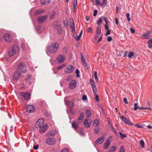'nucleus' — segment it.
Returning a JSON list of instances; mask_svg holds the SVG:
<instances>
[{"mask_svg":"<svg viewBox=\"0 0 152 152\" xmlns=\"http://www.w3.org/2000/svg\"><path fill=\"white\" fill-rule=\"evenodd\" d=\"M59 47L58 43L54 42H52L48 45L47 47L46 51L47 53H56Z\"/></svg>","mask_w":152,"mask_h":152,"instance_id":"f257e3e1","label":"nucleus"},{"mask_svg":"<svg viewBox=\"0 0 152 152\" xmlns=\"http://www.w3.org/2000/svg\"><path fill=\"white\" fill-rule=\"evenodd\" d=\"M18 71L22 73H24L26 71V67L25 64L23 63H20L18 66Z\"/></svg>","mask_w":152,"mask_h":152,"instance_id":"f03ea898","label":"nucleus"},{"mask_svg":"<svg viewBox=\"0 0 152 152\" xmlns=\"http://www.w3.org/2000/svg\"><path fill=\"white\" fill-rule=\"evenodd\" d=\"M19 51V48L17 45L14 46L12 50H10L8 52V54L10 56H12L15 53H18Z\"/></svg>","mask_w":152,"mask_h":152,"instance_id":"7ed1b4c3","label":"nucleus"},{"mask_svg":"<svg viewBox=\"0 0 152 152\" xmlns=\"http://www.w3.org/2000/svg\"><path fill=\"white\" fill-rule=\"evenodd\" d=\"M75 69V67L74 66L71 65H68L65 69V72L66 74L70 73L73 72Z\"/></svg>","mask_w":152,"mask_h":152,"instance_id":"20e7f679","label":"nucleus"},{"mask_svg":"<svg viewBox=\"0 0 152 152\" xmlns=\"http://www.w3.org/2000/svg\"><path fill=\"white\" fill-rule=\"evenodd\" d=\"M46 142L47 144L51 145L55 144L56 142V139L54 137H49L46 139Z\"/></svg>","mask_w":152,"mask_h":152,"instance_id":"39448f33","label":"nucleus"},{"mask_svg":"<svg viewBox=\"0 0 152 152\" xmlns=\"http://www.w3.org/2000/svg\"><path fill=\"white\" fill-rule=\"evenodd\" d=\"M44 123V121L43 119H39L35 124V126L37 128H39L42 126Z\"/></svg>","mask_w":152,"mask_h":152,"instance_id":"423d86ee","label":"nucleus"},{"mask_svg":"<svg viewBox=\"0 0 152 152\" xmlns=\"http://www.w3.org/2000/svg\"><path fill=\"white\" fill-rule=\"evenodd\" d=\"M77 82L76 80H73L71 81L69 85V88L71 89H74L77 86Z\"/></svg>","mask_w":152,"mask_h":152,"instance_id":"0eeeda50","label":"nucleus"},{"mask_svg":"<svg viewBox=\"0 0 152 152\" xmlns=\"http://www.w3.org/2000/svg\"><path fill=\"white\" fill-rule=\"evenodd\" d=\"M47 18L48 16L46 15L39 16L37 18V21L39 23H42L45 21Z\"/></svg>","mask_w":152,"mask_h":152,"instance_id":"6e6552de","label":"nucleus"},{"mask_svg":"<svg viewBox=\"0 0 152 152\" xmlns=\"http://www.w3.org/2000/svg\"><path fill=\"white\" fill-rule=\"evenodd\" d=\"M120 118L121 120L124 121L126 124L131 126L133 125V124L131 123L130 121L127 118H125L124 117L121 116H120Z\"/></svg>","mask_w":152,"mask_h":152,"instance_id":"1a4fd4ad","label":"nucleus"},{"mask_svg":"<svg viewBox=\"0 0 152 152\" xmlns=\"http://www.w3.org/2000/svg\"><path fill=\"white\" fill-rule=\"evenodd\" d=\"M65 60V57L64 56L61 55H59L56 58V61L58 63H62Z\"/></svg>","mask_w":152,"mask_h":152,"instance_id":"9d476101","label":"nucleus"},{"mask_svg":"<svg viewBox=\"0 0 152 152\" xmlns=\"http://www.w3.org/2000/svg\"><path fill=\"white\" fill-rule=\"evenodd\" d=\"M27 112L29 113H31L34 112L35 110L34 107L32 105H28L26 108Z\"/></svg>","mask_w":152,"mask_h":152,"instance_id":"9b49d317","label":"nucleus"},{"mask_svg":"<svg viewBox=\"0 0 152 152\" xmlns=\"http://www.w3.org/2000/svg\"><path fill=\"white\" fill-rule=\"evenodd\" d=\"M53 27L55 29L58 30V32H60L61 28L60 25L58 24V21H56L54 23Z\"/></svg>","mask_w":152,"mask_h":152,"instance_id":"f8f14e48","label":"nucleus"},{"mask_svg":"<svg viewBox=\"0 0 152 152\" xmlns=\"http://www.w3.org/2000/svg\"><path fill=\"white\" fill-rule=\"evenodd\" d=\"M56 132V130H52L47 132L46 134V136L47 137L53 136L55 135Z\"/></svg>","mask_w":152,"mask_h":152,"instance_id":"ddd939ff","label":"nucleus"},{"mask_svg":"<svg viewBox=\"0 0 152 152\" xmlns=\"http://www.w3.org/2000/svg\"><path fill=\"white\" fill-rule=\"evenodd\" d=\"M104 141V137L103 136L97 138L95 143L96 144L99 145L101 144Z\"/></svg>","mask_w":152,"mask_h":152,"instance_id":"4468645a","label":"nucleus"},{"mask_svg":"<svg viewBox=\"0 0 152 152\" xmlns=\"http://www.w3.org/2000/svg\"><path fill=\"white\" fill-rule=\"evenodd\" d=\"M21 95L25 99H28L30 98V94L29 93H21Z\"/></svg>","mask_w":152,"mask_h":152,"instance_id":"2eb2a0df","label":"nucleus"},{"mask_svg":"<svg viewBox=\"0 0 152 152\" xmlns=\"http://www.w3.org/2000/svg\"><path fill=\"white\" fill-rule=\"evenodd\" d=\"M91 122L89 121L88 119H86L84 121L83 124L86 127L89 128L91 126Z\"/></svg>","mask_w":152,"mask_h":152,"instance_id":"dca6fc26","label":"nucleus"},{"mask_svg":"<svg viewBox=\"0 0 152 152\" xmlns=\"http://www.w3.org/2000/svg\"><path fill=\"white\" fill-rule=\"evenodd\" d=\"M84 115V114L83 113H80V116L77 120V122L78 124H80L82 122Z\"/></svg>","mask_w":152,"mask_h":152,"instance_id":"f3484780","label":"nucleus"},{"mask_svg":"<svg viewBox=\"0 0 152 152\" xmlns=\"http://www.w3.org/2000/svg\"><path fill=\"white\" fill-rule=\"evenodd\" d=\"M70 27L71 29L73 32H74L75 31V25L73 20L72 19H70Z\"/></svg>","mask_w":152,"mask_h":152,"instance_id":"a211bd4d","label":"nucleus"},{"mask_svg":"<svg viewBox=\"0 0 152 152\" xmlns=\"http://www.w3.org/2000/svg\"><path fill=\"white\" fill-rule=\"evenodd\" d=\"M48 126L46 124L43 125L42 126L40 127V132L41 133H44L47 129Z\"/></svg>","mask_w":152,"mask_h":152,"instance_id":"6ab92c4d","label":"nucleus"},{"mask_svg":"<svg viewBox=\"0 0 152 152\" xmlns=\"http://www.w3.org/2000/svg\"><path fill=\"white\" fill-rule=\"evenodd\" d=\"M20 72L17 71L15 72L14 74L13 78L14 80H17L20 77Z\"/></svg>","mask_w":152,"mask_h":152,"instance_id":"aec40b11","label":"nucleus"},{"mask_svg":"<svg viewBox=\"0 0 152 152\" xmlns=\"http://www.w3.org/2000/svg\"><path fill=\"white\" fill-rule=\"evenodd\" d=\"M150 33V31H147L146 32L142 34L141 38L145 39H148L149 38L148 35Z\"/></svg>","mask_w":152,"mask_h":152,"instance_id":"412c9836","label":"nucleus"},{"mask_svg":"<svg viewBox=\"0 0 152 152\" xmlns=\"http://www.w3.org/2000/svg\"><path fill=\"white\" fill-rule=\"evenodd\" d=\"M4 38L7 42H10L11 39L10 35L7 33H6L4 35Z\"/></svg>","mask_w":152,"mask_h":152,"instance_id":"4be33fe9","label":"nucleus"},{"mask_svg":"<svg viewBox=\"0 0 152 152\" xmlns=\"http://www.w3.org/2000/svg\"><path fill=\"white\" fill-rule=\"evenodd\" d=\"M44 10L42 9L38 10L34 12V15L36 16H37L41 15L44 12Z\"/></svg>","mask_w":152,"mask_h":152,"instance_id":"5701e85b","label":"nucleus"},{"mask_svg":"<svg viewBox=\"0 0 152 152\" xmlns=\"http://www.w3.org/2000/svg\"><path fill=\"white\" fill-rule=\"evenodd\" d=\"M82 33H83V31H82L81 30L80 31V32L79 34V35H78V36L76 35V36H74V38L77 41H79L80 39V37L82 36Z\"/></svg>","mask_w":152,"mask_h":152,"instance_id":"b1692460","label":"nucleus"},{"mask_svg":"<svg viewBox=\"0 0 152 152\" xmlns=\"http://www.w3.org/2000/svg\"><path fill=\"white\" fill-rule=\"evenodd\" d=\"M66 103L67 106L69 107L72 108L74 105L73 103L70 101H66Z\"/></svg>","mask_w":152,"mask_h":152,"instance_id":"393cba45","label":"nucleus"},{"mask_svg":"<svg viewBox=\"0 0 152 152\" xmlns=\"http://www.w3.org/2000/svg\"><path fill=\"white\" fill-rule=\"evenodd\" d=\"M78 124H79L75 121H74L72 124V127L75 129H77L78 128Z\"/></svg>","mask_w":152,"mask_h":152,"instance_id":"a878e982","label":"nucleus"},{"mask_svg":"<svg viewBox=\"0 0 152 152\" xmlns=\"http://www.w3.org/2000/svg\"><path fill=\"white\" fill-rule=\"evenodd\" d=\"M50 0H41V3L42 4H45L50 2Z\"/></svg>","mask_w":152,"mask_h":152,"instance_id":"bb28decb","label":"nucleus"},{"mask_svg":"<svg viewBox=\"0 0 152 152\" xmlns=\"http://www.w3.org/2000/svg\"><path fill=\"white\" fill-rule=\"evenodd\" d=\"M86 117H89L91 116V111L90 110H87L86 111Z\"/></svg>","mask_w":152,"mask_h":152,"instance_id":"cd10ccee","label":"nucleus"},{"mask_svg":"<svg viewBox=\"0 0 152 152\" xmlns=\"http://www.w3.org/2000/svg\"><path fill=\"white\" fill-rule=\"evenodd\" d=\"M148 48H152V39H149L148 41Z\"/></svg>","mask_w":152,"mask_h":152,"instance_id":"c85d7f7f","label":"nucleus"},{"mask_svg":"<svg viewBox=\"0 0 152 152\" xmlns=\"http://www.w3.org/2000/svg\"><path fill=\"white\" fill-rule=\"evenodd\" d=\"M99 122L97 120H95L93 122V125L94 127H96L99 126Z\"/></svg>","mask_w":152,"mask_h":152,"instance_id":"c756f323","label":"nucleus"},{"mask_svg":"<svg viewBox=\"0 0 152 152\" xmlns=\"http://www.w3.org/2000/svg\"><path fill=\"white\" fill-rule=\"evenodd\" d=\"M110 145V141H107L103 146V148L106 149Z\"/></svg>","mask_w":152,"mask_h":152,"instance_id":"7c9ffc66","label":"nucleus"},{"mask_svg":"<svg viewBox=\"0 0 152 152\" xmlns=\"http://www.w3.org/2000/svg\"><path fill=\"white\" fill-rule=\"evenodd\" d=\"M101 33V29L100 28H99L98 27L97 28L96 30V36L98 37L100 35Z\"/></svg>","mask_w":152,"mask_h":152,"instance_id":"2f4dec72","label":"nucleus"},{"mask_svg":"<svg viewBox=\"0 0 152 152\" xmlns=\"http://www.w3.org/2000/svg\"><path fill=\"white\" fill-rule=\"evenodd\" d=\"M116 150V148L115 147L113 146L111 147L109 150V151L110 152H113L115 151Z\"/></svg>","mask_w":152,"mask_h":152,"instance_id":"473e14b6","label":"nucleus"},{"mask_svg":"<svg viewBox=\"0 0 152 152\" xmlns=\"http://www.w3.org/2000/svg\"><path fill=\"white\" fill-rule=\"evenodd\" d=\"M103 0V2H102L101 5V7H104L106 5L107 3V0Z\"/></svg>","mask_w":152,"mask_h":152,"instance_id":"72a5a7b5","label":"nucleus"},{"mask_svg":"<svg viewBox=\"0 0 152 152\" xmlns=\"http://www.w3.org/2000/svg\"><path fill=\"white\" fill-rule=\"evenodd\" d=\"M102 17L100 18L99 19V20L97 21V23L99 25L101 24L102 22Z\"/></svg>","mask_w":152,"mask_h":152,"instance_id":"f704fd0d","label":"nucleus"},{"mask_svg":"<svg viewBox=\"0 0 152 152\" xmlns=\"http://www.w3.org/2000/svg\"><path fill=\"white\" fill-rule=\"evenodd\" d=\"M140 144L142 148H144V142L143 140H141L140 141Z\"/></svg>","mask_w":152,"mask_h":152,"instance_id":"c9c22d12","label":"nucleus"},{"mask_svg":"<svg viewBox=\"0 0 152 152\" xmlns=\"http://www.w3.org/2000/svg\"><path fill=\"white\" fill-rule=\"evenodd\" d=\"M92 88L94 92V96L97 95V90L96 87Z\"/></svg>","mask_w":152,"mask_h":152,"instance_id":"e433bc0d","label":"nucleus"},{"mask_svg":"<svg viewBox=\"0 0 152 152\" xmlns=\"http://www.w3.org/2000/svg\"><path fill=\"white\" fill-rule=\"evenodd\" d=\"M119 134H120L121 137L122 139H123L125 137H126V135L125 134H123L121 132H119Z\"/></svg>","mask_w":152,"mask_h":152,"instance_id":"4c0bfd02","label":"nucleus"},{"mask_svg":"<svg viewBox=\"0 0 152 152\" xmlns=\"http://www.w3.org/2000/svg\"><path fill=\"white\" fill-rule=\"evenodd\" d=\"M56 15V13L55 12H53L50 15V18L53 19Z\"/></svg>","mask_w":152,"mask_h":152,"instance_id":"58836bf2","label":"nucleus"},{"mask_svg":"<svg viewBox=\"0 0 152 152\" xmlns=\"http://www.w3.org/2000/svg\"><path fill=\"white\" fill-rule=\"evenodd\" d=\"M94 77L95 79V80L96 81H98V80L97 78V73L95 71L94 72Z\"/></svg>","mask_w":152,"mask_h":152,"instance_id":"ea45409f","label":"nucleus"},{"mask_svg":"<svg viewBox=\"0 0 152 152\" xmlns=\"http://www.w3.org/2000/svg\"><path fill=\"white\" fill-rule=\"evenodd\" d=\"M80 72L78 69H76L75 71V74L77 77H79L80 76L79 75Z\"/></svg>","mask_w":152,"mask_h":152,"instance_id":"a19ab883","label":"nucleus"},{"mask_svg":"<svg viewBox=\"0 0 152 152\" xmlns=\"http://www.w3.org/2000/svg\"><path fill=\"white\" fill-rule=\"evenodd\" d=\"M134 53L132 52H129V53L128 54V57L129 58H130L132 57L133 56H134Z\"/></svg>","mask_w":152,"mask_h":152,"instance_id":"79ce46f5","label":"nucleus"},{"mask_svg":"<svg viewBox=\"0 0 152 152\" xmlns=\"http://www.w3.org/2000/svg\"><path fill=\"white\" fill-rule=\"evenodd\" d=\"M90 83L92 88L95 87V86L93 84V81L91 79L90 80Z\"/></svg>","mask_w":152,"mask_h":152,"instance_id":"37998d69","label":"nucleus"},{"mask_svg":"<svg viewBox=\"0 0 152 152\" xmlns=\"http://www.w3.org/2000/svg\"><path fill=\"white\" fill-rule=\"evenodd\" d=\"M125 151L124 149L123 146H121L120 147V151L119 152H124Z\"/></svg>","mask_w":152,"mask_h":152,"instance_id":"c03bdc74","label":"nucleus"},{"mask_svg":"<svg viewBox=\"0 0 152 152\" xmlns=\"http://www.w3.org/2000/svg\"><path fill=\"white\" fill-rule=\"evenodd\" d=\"M77 0H74V9H75L77 5Z\"/></svg>","mask_w":152,"mask_h":152,"instance_id":"a18cd8bd","label":"nucleus"},{"mask_svg":"<svg viewBox=\"0 0 152 152\" xmlns=\"http://www.w3.org/2000/svg\"><path fill=\"white\" fill-rule=\"evenodd\" d=\"M138 104L137 103H135L134 104V110H136L138 108Z\"/></svg>","mask_w":152,"mask_h":152,"instance_id":"49530a36","label":"nucleus"},{"mask_svg":"<svg viewBox=\"0 0 152 152\" xmlns=\"http://www.w3.org/2000/svg\"><path fill=\"white\" fill-rule=\"evenodd\" d=\"M95 0V1L97 5H100L101 6L102 3H100V0Z\"/></svg>","mask_w":152,"mask_h":152,"instance_id":"de8ad7c7","label":"nucleus"},{"mask_svg":"<svg viewBox=\"0 0 152 152\" xmlns=\"http://www.w3.org/2000/svg\"><path fill=\"white\" fill-rule=\"evenodd\" d=\"M80 56L81 57V61L83 62H84L85 61V60L84 58L83 54L82 53H80Z\"/></svg>","mask_w":152,"mask_h":152,"instance_id":"09e8293b","label":"nucleus"},{"mask_svg":"<svg viewBox=\"0 0 152 152\" xmlns=\"http://www.w3.org/2000/svg\"><path fill=\"white\" fill-rule=\"evenodd\" d=\"M31 77V76L29 75H28L27 76V77L25 79V80L26 82H28V81L30 79Z\"/></svg>","mask_w":152,"mask_h":152,"instance_id":"8fccbe9b","label":"nucleus"},{"mask_svg":"<svg viewBox=\"0 0 152 152\" xmlns=\"http://www.w3.org/2000/svg\"><path fill=\"white\" fill-rule=\"evenodd\" d=\"M126 16L127 17V20L129 21L131 20V19L130 18H129V16H130V14L129 13H127L126 14Z\"/></svg>","mask_w":152,"mask_h":152,"instance_id":"3c124183","label":"nucleus"},{"mask_svg":"<svg viewBox=\"0 0 152 152\" xmlns=\"http://www.w3.org/2000/svg\"><path fill=\"white\" fill-rule=\"evenodd\" d=\"M135 126L140 128H141L142 127V125H140L138 124H136L135 125Z\"/></svg>","mask_w":152,"mask_h":152,"instance_id":"603ef678","label":"nucleus"},{"mask_svg":"<svg viewBox=\"0 0 152 152\" xmlns=\"http://www.w3.org/2000/svg\"><path fill=\"white\" fill-rule=\"evenodd\" d=\"M99 131V129L95 128L94 129V132L96 134H97Z\"/></svg>","mask_w":152,"mask_h":152,"instance_id":"864d4df0","label":"nucleus"},{"mask_svg":"<svg viewBox=\"0 0 152 152\" xmlns=\"http://www.w3.org/2000/svg\"><path fill=\"white\" fill-rule=\"evenodd\" d=\"M87 30H88V32L91 33L92 32V29L91 27H89L88 28Z\"/></svg>","mask_w":152,"mask_h":152,"instance_id":"5fc2aeb1","label":"nucleus"},{"mask_svg":"<svg viewBox=\"0 0 152 152\" xmlns=\"http://www.w3.org/2000/svg\"><path fill=\"white\" fill-rule=\"evenodd\" d=\"M87 99V97L86 95H83L82 97V99L83 100H85Z\"/></svg>","mask_w":152,"mask_h":152,"instance_id":"6e6d98bb","label":"nucleus"},{"mask_svg":"<svg viewBox=\"0 0 152 152\" xmlns=\"http://www.w3.org/2000/svg\"><path fill=\"white\" fill-rule=\"evenodd\" d=\"M123 101L124 103H125L126 104H128V102L127 101V99L126 98H124L123 99Z\"/></svg>","mask_w":152,"mask_h":152,"instance_id":"4d7b16f0","label":"nucleus"},{"mask_svg":"<svg viewBox=\"0 0 152 152\" xmlns=\"http://www.w3.org/2000/svg\"><path fill=\"white\" fill-rule=\"evenodd\" d=\"M26 45L25 44H24V43H22L21 44V48L23 49L24 48H26Z\"/></svg>","mask_w":152,"mask_h":152,"instance_id":"13d9d810","label":"nucleus"},{"mask_svg":"<svg viewBox=\"0 0 152 152\" xmlns=\"http://www.w3.org/2000/svg\"><path fill=\"white\" fill-rule=\"evenodd\" d=\"M97 13V10H95L94 12L93 15L94 16H95L96 15Z\"/></svg>","mask_w":152,"mask_h":152,"instance_id":"bf43d9fd","label":"nucleus"},{"mask_svg":"<svg viewBox=\"0 0 152 152\" xmlns=\"http://www.w3.org/2000/svg\"><path fill=\"white\" fill-rule=\"evenodd\" d=\"M60 152H68V149H64L61 151Z\"/></svg>","mask_w":152,"mask_h":152,"instance_id":"052dcab7","label":"nucleus"},{"mask_svg":"<svg viewBox=\"0 0 152 152\" xmlns=\"http://www.w3.org/2000/svg\"><path fill=\"white\" fill-rule=\"evenodd\" d=\"M112 40V38L110 36H108L107 37V40L108 42H110Z\"/></svg>","mask_w":152,"mask_h":152,"instance_id":"680f3d73","label":"nucleus"},{"mask_svg":"<svg viewBox=\"0 0 152 152\" xmlns=\"http://www.w3.org/2000/svg\"><path fill=\"white\" fill-rule=\"evenodd\" d=\"M80 134L82 135H84L85 134V133L83 131H80L79 132Z\"/></svg>","mask_w":152,"mask_h":152,"instance_id":"e2e57ef3","label":"nucleus"},{"mask_svg":"<svg viewBox=\"0 0 152 152\" xmlns=\"http://www.w3.org/2000/svg\"><path fill=\"white\" fill-rule=\"evenodd\" d=\"M110 30L109 29H108L107 31V33L106 34V35H107L110 34Z\"/></svg>","mask_w":152,"mask_h":152,"instance_id":"0e129e2a","label":"nucleus"},{"mask_svg":"<svg viewBox=\"0 0 152 152\" xmlns=\"http://www.w3.org/2000/svg\"><path fill=\"white\" fill-rule=\"evenodd\" d=\"M95 99L97 101H98L99 100V99L98 98V96L97 95L94 96Z\"/></svg>","mask_w":152,"mask_h":152,"instance_id":"69168bd1","label":"nucleus"},{"mask_svg":"<svg viewBox=\"0 0 152 152\" xmlns=\"http://www.w3.org/2000/svg\"><path fill=\"white\" fill-rule=\"evenodd\" d=\"M130 31L132 33H133L135 32V30L132 28H130Z\"/></svg>","mask_w":152,"mask_h":152,"instance_id":"338daca9","label":"nucleus"},{"mask_svg":"<svg viewBox=\"0 0 152 152\" xmlns=\"http://www.w3.org/2000/svg\"><path fill=\"white\" fill-rule=\"evenodd\" d=\"M102 35L99 38V39L97 41L98 42H99L100 41H101L102 40Z\"/></svg>","mask_w":152,"mask_h":152,"instance_id":"774afa93","label":"nucleus"}]
</instances>
